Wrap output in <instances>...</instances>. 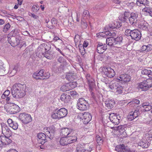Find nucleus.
<instances>
[{"instance_id": "nucleus-29", "label": "nucleus", "mask_w": 152, "mask_h": 152, "mask_svg": "<svg viewBox=\"0 0 152 152\" xmlns=\"http://www.w3.org/2000/svg\"><path fill=\"white\" fill-rule=\"evenodd\" d=\"M141 73L142 75L148 76L149 77L152 78V71L149 69H142Z\"/></svg>"}, {"instance_id": "nucleus-40", "label": "nucleus", "mask_w": 152, "mask_h": 152, "mask_svg": "<svg viewBox=\"0 0 152 152\" xmlns=\"http://www.w3.org/2000/svg\"><path fill=\"white\" fill-rule=\"evenodd\" d=\"M68 85V83L63 85L61 88V90L63 92L69 90Z\"/></svg>"}, {"instance_id": "nucleus-54", "label": "nucleus", "mask_w": 152, "mask_h": 152, "mask_svg": "<svg viewBox=\"0 0 152 152\" xmlns=\"http://www.w3.org/2000/svg\"><path fill=\"white\" fill-rule=\"evenodd\" d=\"M96 141L99 145H101L102 143L103 140L100 137L96 136Z\"/></svg>"}, {"instance_id": "nucleus-49", "label": "nucleus", "mask_w": 152, "mask_h": 152, "mask_svg": "<svg viewBox=\"0 0 152 152\" xmlns=\"http://www.w3.org/2000/svg\"><path fill=\"white\" fill-rule=\"evenodd\" d=\"M131 112L134 115L135 118H136L140 115V113L139 110L138 108H137L135 109L134 111H132Z\"/></svg>"}, {"instance_id": "nucleus-3", "label": "nucleus", "mask_w": 152, "mask_h": 152, "mask_svg": "<svg viewBox=\"0 0 152 152\" xmlns=\"http://www.w3.org/2000/svg\"><path fill=\"white\" fill-rule=\"evenodd\" d=\"M4 108L7 112L11 114H16L19 112L20 110V107L14 103L8 104L5 106Z\"/></svg>"}, {"instance_id": "nucleus-4", "label": "nucleus", "mask_w": 152, "mask_h": 152, "mask_svg": "<svg viewBox=\"0 0 152 152\" xmlns=\"http://www.w3.org/2000/svg\"><path fill=\"white\" fill-rule=\"evenodd\" d=\"M86 78L89 85V88L91 96L93 98H95L94 94L93 91L95 86V81L91 75L88 74L86 75Z\"/></svg>"}, {"instance_id": "nucleus-42", "label": "nucleus", "mask_w": 152, "mask_h": 152, "mask_svg": "<svg viewBox=\"0 0 152 152\" xmlns=\"http://www.w3.org/2000/svg\"><path fill=\"white\" fill-rule=\"evenodd\" d=\"M32 76L34 79L36 80H42L43 79L40 77L41 75H39V72H37L34 73Z\"/></svg>"}, {"instance_id": "nucleus-7", "label": "nucleus", "mask_w": 152, "mask_h": 152, "mask_svg": "<svg viewBox=\"0 0 152 152\" xmlns=\"http://www.w3.org/2000/svg\"><path fill=\"white\" fill-rule=\"evenodd\" d=\"M84 124H87L91 120L92 115L88 112H85L84 113H80L78 115Z\"/></svg>"}, {"instance_id": "nucleus-23", "label": "nucleus", "mask_w": 152, "mask_h": 152, "mask_svg": "<svg viewBox=\"0 0 152 152\" xmlns=\"http://www.w3.org/2000/svg\"><path fill=\"white\" fill-rule=\"evenodd\" d=\"M115 103V101L113 99H107L105 101L106 108L109 109L112 108Z\"/></svg>"}, {"instance_id": "nucleus-62", "label": "nucleus", "mask_w": 152, "mask_h": 152, "mask_svg": "<svg viewBox=\"0 0 152 152\" xmlns=\"http://www.w3.org/2000/svg\"><path fill=\"white\" fill-rule=\"evenodd\" d=\"M147 52H148L152 50V45L149 44L146 45Z\"/></svg>"}, {"instance_id": "nucleus-46", "label": "nucleus", "mask_w": 152, "mask_h": 152, "mask_svg": "<svg viewBox=\"0 0 152 152\" xmlns=\"http://www.w3.org/2000/svg\"><path fill=\"white\" fill-rule=\"evenodd\" d=\"M119 84L117 83H115L109 85V87L112 90H115Z\"/></svg>"}, {"instance_id": "nucleus-56", "label": "nucleus", "mask_w": 152, "mask_h": 152, "mask_svg": "<svg viewBox=\"0 0 152 152\" xmlns=\"http://www.w3.org/2000/svg\"><path fill=\"white\" fill-rule=\"evenodd\" d=\"M18 65H15L14 66V68L12 71L10 72V73L12 74V76L14 75L16 73L18 70Z\"/></svg>"}, {"instance_id": "nucleus-33", "label": "nucleus", "mask_w": 152, "mask_h": 152, "mask_svg": "<svg viewBox=\"0 0 152 152\" xmlns=\"http://www.w3.org/2000/svg\"><path fill=\"white\" fill-rule=\"evenodd\" d=\"M67 139L69 144H70L73 143H74L77 141V137L75 135L71 136L69 135L67 137Z\"/></svg>"}, {"instance_id": "nucleus-12", "label": "nucleus", "mask_w": 152, "mask_h": 152, "mask_svg": "<svg viewBox=\"0 0 152 152\" xmlns=\"http://www.w3.org/2000/svg\"><path fill=\"white\" fill-rule=\"evenodd\" d=\"M102 74L110 78L112 77L115 75V72L114 70L110 67L104 68L103 70Z\"/></svg>"}, {"instance_id": "nucleus-10", "label": "nucleus", "mask_w": 152, "mask_h": 152, "mask_svg": "<svg viewBox=\"0 0 152 152\" xmlns=\"http://www.w3.org/2000/svg\"><path fill=\"white\" fill-rule=\"evenodd\" d=\"M109 118L112 123L115 125H118L120 122L121 117L119 115L113 113L110 115Z\"/></svg>"}, {"instance_id": "nucleus-25", "label": "nucleus", "mask_w": 152, "mask_h": 152, "mask_svg": "<svg viewBox=\"0 0 152 152\" xmlns=\"http://www.w3.org/2000/svg\"><path fill=\"white\" fill-rule=\"evenodd\" d=\"M7 122L9 126L12 128L13 129L16 130L18 129V124L16 121H13L12 119L9 118Z\"/></svg>"}, {"instance_id": "nucleus-53", "label": "nucleus", "mask_w": 152, "mask_h": 152, "mask_svg": "<svg viewBox=\"0 0 152 152\" xmlns=\"http://www.w3.org/2000/svg\"><path fill=\"white\" fill-rule=\"evenodd\" d=\"M84 149L80 145L77 146L76 149V152H83Z\"/></svg>"}, {"instance_id": "nucleus-35", "label": "nucleus", "mask_w": 152, "mask_h": 152, "mask_svg": "<svg viewBox=\"0 0 152 152\" xmlns=\"http://www.w3.org/2000/svg\"><path fill=\"white\" fill-rule=\"evenodd\" d=\"M115 38L113 37H107L106 40V44L109 46H113L114 43Z\"/></svg>"}, {"instance_id": "nucleus-52", "label": "nucleus", "mask_w": 152, "mask_h": 152, "mask_svg": "<svg viewBox=\"0 0 152 152\" xmlns=\"http://www.w3.org/2000/svg\"><path fill=\"white\" fill-rule=\"evenodd\" d=\"M132 31V30H131L129 29H126L125 32V35L127 37L130 36L131 37Z\"/></svg>"}, {"instance_id": "nucleus-14", "label": "nucleus", "mask_w": 152, "mask_h": 152, "mask_svg": "<svg viewBox=\"0 0 152 152\" xmlns=\"http://www.w3.org/2000/svg\"><path fill=\"white\" fill-rule=\"evenodd\" d=\"M1 126L2 134H5L8 137H10L12 134V132L8 126L4 123H1Z\"/></svg>"}, {"instance_id": "nucleus-17", "label": "nucleus", "mask_w": 152, "mask_h": 152, "mask_svg": "<svg viewBox=\"0 0 152 152\" xmlns=\"http://www.w3.org/2000/svg\"><path fill=\"white\" fill-rule=\"evenodd\" d=\"M46 130V134L50 140L53 139L55 132V127L53 126L49 127Z\"/></svg>"}, {"instance_id": "nucleus-30", "label": "nucleus", "mask_w": 152, "mask_h": 152, "mask_svg": "<svg viewBox=\"0 0 152 152\" xmlns=\"http://www.w3.org/2000/svg\"><path fill=\"white\" fill-rule=\"evenodd\" d=\"M136 4L137 6L140 7L142 5L148 6L149 2L147 0H136Z\"/></svg>"}, {"instance_id": "nucleus-26", "label": "nucleus", "mask_w": 152, "mask_h": 152, "mask_svg": "<svg viewBox=\"0 0 152 152\" xmlns=\"http://www.w3.org/2000/svg\"><path fill=\"white\" fill-rule=\"evenodd\" d=\"M9 137L4 135V136H0V137L1 138V141L2 142V146L8 145L11 142L12 140L8 138Z\"/></svg>"}, {"instance_id": "nucleus-18", "label": "nucleus", "mask_w": 152, "mask_h": 152, "mask_svg": "<svg viewBox=\"0 0 152 152\" xmlns=\"http://www.w3.org/2000/svg\"><path fill=\"white\" fill-rule=\"evenodd\" d=\"M117 79L124 82L127 83L130 81L131 77L129 75L125 74L121 75L119 77H117Z\"/></svg>"}, {"instance_id": "nucleus-2", "label": "nucleus", "mask_w": 152, "mask_h": 152, "mask_svg": "<svg viewBox=\"0 0 152 152\" xmlns=\"http://www.w3.org/2000/svg\"><path fill=\"white\" fill-rule=\"evenodd\" d=\"M67 114V110L64 108H62L58 110L56 109L53 113L51 116L53 119H59L66 116Z\"/></svg>"}, {"instance_id": "nucleus-16", "label": "nucleus", "mask_w": 152, "mask_h": 152, "mask_svg": "<svg viewBox=\"0 0 152 152\" xmlns=\"http://www.w3.org/2000/svg\"><path fill=\"white\" fill-rule=\"evenodd\" d=\"M74 132L73 129L68 128H64L61 129V134L62 136L67 137L69 135L73 134Z\"/></svg>"}, {"instance_id": "nucleus-1", "label": "nucleus", "mask_w": 152, "mask_h": 152, "mask_svg": "<svg viewBox=\"0 0 152 152\" xmlns=\"http://www.w3.org/2000/svg\"><path fill=\"white\" fill-rule=\"evenodd\" d=\"M26 86L25 84L15 83L11 89L12 96L16 99L20 98L25 96Z\"/></svg>"}, {"instance_id": "nucleus-47", "label": "nucleus", "mask_w": 152, "mask_h": 152, "mask_svg": "<svg viewBox=\"0 0 152 152\" xmlns=\"http://www.w3.org/2000/svg\"><path fill=\"white\" fill-rule=\"evenodd\" d=\"M51 55V51L49 50L48 52L45 51L43 56L48 59H51V57L50 56Z\"/></svg>"}, {"instance_id": "nucleus-32", "label": "nucleus", "mask_w": 152, "mask_h": 152, "mask_svg": "<svg viewBox=\"0 0 152 152\" xmlns=\"http://www.w3.org/2000/svg\"><path fill=\"white\" fill-rule=\"evenodd\" d=\"M42 45H39L37 49V52L36 53L37 55H43L44 53L45 52L44 48Z\"/></svg>"}, {"instance_id": "nucleus-60", "label": "nucleus", "mask_w": 152, "mask_h": 152, "mask_svg": "<svg viewBox=\"0 0 152 152\" xmlns=\"http://www.w3.org/2000/svg\"><path fill=\"white\" fill-rule=\"evenodd\" d=\"M140 50V52H142L147 53L146 45H143L141 47Z\"/></svg>"}, {"instance_id": "nucleus-11", "label": "nucleus", "mask_w": 152, "mask_h": 152, "mask_svg": "<svg viewBox=\"0 0 152 152\" xmlns=\"http://www.w3.org/2000/svg\"><path fill=\"white\" fill-rule=\"evenodd\" d=\"M138 14L137 12L131 13L130 17L129 18V21L131 25H135L137 23Z\"/></svg>"}, {"instance_id": "nucleus-38", "label": "nucleus", "mask_w": 152, "mask_h": 152, "mask_svg": "<svg viewBox=\"0 0 152 152\" xmlns=\"http://www.w3.org/2000/svg\"><path fill=\"white\" fill-rule=\"evenodd\" d=\"M115 35V32H113L112 33H111L109 31H107L104 32H102L101 33V35L103 37H107V36H113L114 37Z\"/></svg>"}, {"instance_id": "nucleus-8", "label": "nucleus", "mask_w": 152, "mask_h": 152, "mask_svg": "<svg viewBox=\"0 0 152 152\" xmlns=\"http://www.w3.org/2000/svg\"><path fill=\"white\" fill-rule=\"evenodd\" d=\"M37 137L38 138V143L41 144V145H40V148L44 149V147L43 145L47 142V139L48 138V137H47L45 134L42 133H38L37 135Z\"/></svg>"}, {"instance_id": "nucleus-63", "label": "nucleus", "mask_w": 152, "mask_h": 152, "mask_svg": "<svg viewBox=\"0 0 152 152\" xmlns=\"http://www.w3.org/2000/svg\"><path fill=\"white\" fill-rule=\"evenodd\" d=\"M80 51L82 55H84L85 53V49L83 47L80 46L79 48Z\"/></svg>"}, {"instance_id": "nucleus-22", "label": "nucleus", "mask_w": 152, "mask_h": 152, "mask_svg": "<svg viewBox=\"0 0 152 152\" xmlns=\"http://www.w3.org/2000/svg\"><path fill=\"white\" fill-rule=\"evenodd\" d=\"M131 13L129 11H125L124 13V15H122L119 17V20L122 22H126L128 19H129Z\"/></svg>"}, {"instance_id": "nucleus-43", "label": "nucleus", "mask_w": 152, "mask_h": 152, "mask_svg": "<svg viewBox=\"0 0 152 152\" xmlns=\"http://www.w3.org/2000/svg\"><path fill=\"white\" fill-rule=\"evenodd\" d=\"M126 125H120L117 127V129L121 133H123L125 131Z\"/></svg>"}, {"instance_id": "nucleus-58", "label": "nucleus", "mask_w": 152, "mask_h": 152, "mask_svg": "<svg viewBox=\"0 0 152 152\" xmlns=\"http://www.w3.org/2000/svg\"><path fill=\"white\" fill-rule=\"evenodd\" d=\"M77 93L75 91H71L69 92L68 93V94L73 97L77 95Z\"/></svg>"}, {"instance_id": "nucleus-27", "label": "nucleus", "mask_w": 152, "mask_h": 152, "mask_svg": "<svg viewBox=\"0 0 152 152\" xmlns=\"http://www.w3.org/2000/svg\"><path fill=\"white\" fill-rule=\"evenodd\" d=\"M148 26V23L146 21L143 20L140 21L139 23L138 27L143 30H147Z\"/></svg>"}, {"instance_id": "nucleus-31", "label": "nucleus", "mask_w": 152, "mask_h": 152, "mask_svg": "<svg viewBox=\"0 0 152 152\" xmlns=\"http://www.w3.org/2000/svg\"><path fill=\"white\" fill-rule=\"evenodd\" d=\"M142 106L145 111H148L152 108V104H150L149 102H145L142 104Z\"/></svg>"}, {"instance_id": "nucleus-19", "label": "nucleus", "mask_w": 152, "mask_h": 152, "mask_svg": "<svg viewBox=\"0 0 152 152\" xmlns=\"http://www.w3.org/2000/svg\"><path fill=\"white\" fill-rule=\"evenodd\" d=\"M116 150L118 151L117 152H128L130 150L127 146H125L124 144L117 145L115 147Z\"/></svg>"}, {"instance_id": "nucleus-24", "label": "nucleus", "mask_w": 152, "mask_h": 152, "mask_svg": "<svg viewBox=\"0 0 152 152\" xmlns=\"http://www.w3.org/2000/svg\"><path fill=\"white\" fill-rule=\"evenodd\" d=\"M60 98L62 101L64 102L65 103L68 102L71 99V96L65 93L62 94L61 95Z\"/></svg>"}, {"instance_id": "nucleus-61", "label": "nucleus", "mask_w": 152, "mask_h": 152, "mask_svg": "<svg viewBox=\"0 0 152 152\" xmlns=\"http://www.w3.org/2000/svg\"><path fill=\"white\" fill-rule=\"evenodd\" d=\"M127 5L130 9H131L135 5V3L133 2L128 3L127 4Z\"/></svg>"}, {"instance_id": "nucleus-39", "label": "nucleus", "mask_w": 152, "mask_h": 152, "mask_svg": "<svg viewBox=\"0 0 152 152\" xmlns=\"http://www.w3.org/2000/svg\"><path fill=\"white\" fill-rule=\"evenodd\" d=\"M123 87L121 85L119 84L118 86L117 87L116 90V93L117 94H122L124 92H123Z\"/></svg>"}, {"instance_id": "nucleus-34", "label": "nucleus", "mask_w": 152, "mask_h": 152, "mask_svg": "<svg viewBox=\"0 0 152 152\" xmlns=\"http://www.w3.org/2000/svg\"><path fill=\"white\" fill-rule=\"evenodd\" d=\"M67 137H63L60 139V143L62 146L67 145L69 144Z\"/></svg>"}, {"instance_id": "nucleus-13", "label": "nucleus", "mask_w": 152, "mask_h": 152, "mask_svg": "<svg viewBox=\"0 0 152 152\" xmlns=\"http://www.w3.org/2000/svg\"><path fill=\"white\" fill-rule=\"evenodd\" d=\"M141 37V32L138 29H135L132 30L131 38L132 39L136 41L139 40L140 39Z\"/></svg>"}, {"instance_id": "nucleus-45", "label": "nucleus", "mask_w": 152, "mask_h": 152, "mask_svg": "<svg viewBox=\"0 0 152 152\" xmlns=\"http://www.w3.org/2000/svg\"><path fill=\"white\" fill-rule=\"evenodd\" d=\"M11 27V25L9 23L6 24L3 28V31L6 33L9 30Z\"/></svg>"}, {"instance_id": "nucleus-36", "label": "nucleus", "mask_w": 152, "mask_h": 152, "mask_svg": "<svg viewBox=\"0 0 152 152\" xmlns=\"http://www.w3.org/2000/svg\"><path fill=\"white\" fill-rule=\"evenodd\" d=\"M51 24H50L49 23L47 24L46 26L50 29H53V28L54 25L56 24L57 23V20L55 18H53L51 20Z\"/></svg>"}, {"instance_id": "nucleus-48", "label": "nucleus", "mask_w": 152, "mask_h": 152, "mask_svg": "<svg viewBox=\"0 0 152 152\" xmlns=\"http://www.w3.org/2000/svg\"><path fill=\"white\" fill-rule=\"evenodd\" d=\"M122 42L114 41V43L113 44V47L118 48H120L122 45Z\"/></svg>"}, {"instance_id": "nucleus-44", "label": "nucleus", "mask_w": 152, "mask_h": 152, "mask_svg": "<svg viewBox=\"0 0 152 152\" xmlns=\"http://www.w3.org/2000/svg\"><path fill=\"white\" fill-rule=\"evenodd\" d=\"M69 90H71L77 86V83L76 82H70L68 83Z\"/></svg>"}, {"instance_id": "nucleus-37", "label": "nucleus", "mask_w": 152, "mask_h": 152, "mask_svg": "<svg viewBox=\"0 0 152 152\" xmlns=\"http://www.w3.org/2000/svg\"><path fill=\"white\" fill-rule=\"evenodd\" d=\"M138 144L139 145L143 148H148L150 145L148 142L145 141H141L139 142Z\"/></svg>"}, {"instance_id": "nucleus-9", "label": "nucleus", "mask_w": 152, "mask_h": 152, "mask_svg": "<svg viewBox=\"0 0 152 152\" xmlns=\"http://www.w3.org/2000/svg\"><path fill=\"white\" fill-rule=\"evenodd\" d=\"M7 37L8 42L12 46L15 47L19 45L20 38V37L15 38L13 36L11 37L9 35L7 36Z\"/></svg>"}, {"instance_id": "nucleus-50", "label": "nucleus", "mask_w": 152, "mask_h": 152, "mask_svg": "<svg viewBox=\"0 0 152 152\" xmlns=\"http://www.w3.org/2000/svg\"><path fill=\"white\" fill-rule=\"evenodd\" d=\"M148 86V89L152 87V79H148L145 80Z\"/></svg>"}, {"instance_id": "nucleus-59", "label": "nucleus", "mask_w": 152, "mask_h": 152, "mask_svg": "<svg viewBox=\"0 0 152 152\" xmlns=\"http://www.w3.org/2000/svg\"><path fill=\"white\" fill-rule=\"evenodd\" d=\"M140 101L137 99H133L131 102H129V103H131L132 104H134V103L136 104H138L140 103Z\"/></svg>"}, {"instance_id": "nucleus-6", "label": "nucleus", "mask_w": 152, "mask_h": 152, "mask_svg": "<svg viewBox=\"0 0 152 152\" xmlns=\"http://www.w3.org/2000/svg\"><path fill=\"white\" fill-rule=\"evenodd\" d=\"M19 119L25 124L31 122L32 119L30 115L25 113H20L19 116Z\"/></svg>"}, {"instance_id": "nucleus-20", "label": "nucleus", "mask_w": 152, "mask_h": 152, "mask_svg": "<svg viewBox=\"0 0 152 152\" xmlns=\"http://www.w3.org/2000/svg\"><path fill=\"white\" fill-rule=\"evenodd\" d=\"M147 84L145 80H144L138 84V88L142 91H146L149 89L148 86H147Z\"/></svg>"}, {"instance_id": "nucleus-28", "label": "nucleus", "mask_w": 152, "mask_h": 152, "mask_svg": "<svg viewBox=\"0 0 152 152\" xmlns=\"http://www.w3.org/2000/svg\"><path fill=\"white\" fill-rule=\"evenodd\" d=\"M76 74L73 72H69L67 73L66 75V78L69 81H72L76 78Z\"/></svg>"}, {"instance_id": "nucleus-57", "label": "nucleus", "mask_w": 152, "mask_h": 152, "mask_svg": "<svg viewBox=\"0 0 152 152\" xmlns=\"http://www.w3.org/2000/svg\"><path fill=\"white\" fill-rule=\"evenodd\" d=\"M116 24L115 23H112L108 25V28L110 29H113L116 28Z\"/></svg>"}, {"instance_id": "nucleus-64", "label": "nucleus", "mask_w": 152, "mask_h": 152, "mask_svg": "<svg viewBox=\"0 0 152 152\" xmlns=\"http://www.w3.org/2000/svg\"><path fill=\"white\" fill-rule=\"evenodd\" d=\"M11 32L12 33V36L14 37L17 35H18V30L15 29L14 31H12Z\"/></svg>"}, {"instance_id": "nucleus-55", "label": "nucleus", "mask_w": 152, "mask_h": 152, "mask_svg": "<svg viewBox=\"0 0 152 152\" xmlns=\"http://www.w3.org/2000/svg\"><path fill=\"white\" fill-rule=\"evenodd\" d=\"M142 9V12H146L148 14L151 8H150L149 7H146V6Z\"/></svg>"}, {"instance_id": "nucleus-51", "label": "nucleus", "mask_w": 152, "mask_h": 152, "mask_svg": "<svg viewBox=\"0 0 152 152\" xmlns=\"http://www.w3.org/2000/svg\"><path fill=\"white\" fill-rule=\"evenodd\" d=\"M132 113L131 112L128 115V119L129 121H132L135 118Z\"/></svg>"}, {"instance_id": "nucleus-5", "label": "nucleus", "mask_w": 152, "mask_h": 152, "mask_svg": "<svg viewBox=\"0 0 152 152\" xmlns=\"http://www.w3.org/2000/svg\"><path fill=\"white\" fill-rule=\"evenodd\" d=\"M77 108L79 110L84 111L86 110L89 107V104L83 98H80L77 104Z\"/></svg>"}, {"instance_id": "nucleus-21", "label": "nucleus", "mask_w": 152, "mask_h": 152, "mask_svg": "<svg viewBox=\"0 0 152 152\" xmlns=\"http://www.w3.org/2000/svg\"><path fill=\"white\" fill-rule=\"evenodd\" d=\"M59 64L56 63L54 65L53 70L55 72L61 73L63 71L64 66L62 64Z\"/></svg>"}, {"instance_id": "nucleus-41", "label": "nucleus", "mask_w": 152, "mask_h": 152, "mask_svg": "<svg viewBox=\"0 0 152 152\" xmlns=\"http://www.w3.org/2000/svg\"><path fill=\"white\" fill-rule=\"evenodd\" d=\"M42 45L44 47L43 48H44L45 51H47V52H48V51L50 50L51 48V46L50 44L43 43Z\"/></svg>"}, {"instance_id": "nucleus-15", "label": "nucleus", "mask_w": 152, "mask_h": 152, "mask_svg": "<svg viewBox=\"0 0 152 152\" xmlns=\"http://www.w3.org/2000/svg\"><path fill=\"white\" fill-rule=\"evenodd\" d=\"M107 49V45L106 44H103L101 42H98L97 47V51L99 53H102Z\"/></svg>"}]
</instances>
